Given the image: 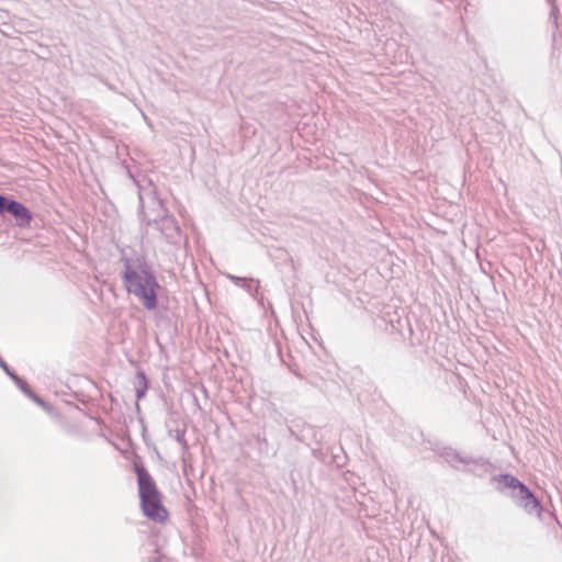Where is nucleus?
<instances>
[{"label":"nucleus","mask_w":562,"mask_h":562,"mask_svg":"<svg viewBox=\"0 0 562 562\" xmlns=\"http://www.w3.org/2000/svg\"><path fill=\"white\" fill-rule=\"evenodd\" d=\"M34 401H35L38 405H41L43 408H45V409H48V408H49V406H48V405H47L43 400H41L40 397L34 396Z\"/></svg>","instance_id":"nucleus-6"},{"label":"nucleus","mask_w":562,"mask_h":562,"mask_svg":"<svg viewBox=\"0 0 562 562\" xmlns=\"http://www.w3.org/2000/svg\"><path fill=\"white\" fill-rule=\"evenodd\" d=\"M4 210L9 211L15 218L20 220L21 225H30L32 221L31 212L16 201L5 202Z\"/></svg>","instance_id":"nucleus-4"},{"label":"nucleus","mask_w":562,"mask_h":562,"mask_svg":"<svg viewBox=\"0 0 562 562\" xmlns=\"http://www.w3.org/2000/svg\"><path fill=\"white\" fill-rule=\"evenodd\" d=\"M519 501L520 505L528 512V513H540L541 512V505L539 501L536 498V496L532 494V492L524 484L521 485V488L519 490Z\"/></svg>","instance_id":"nucleus-3"},{"label":"nucleus","mask_w":562,"mask_h":562,"mask_svg":"<svg viewBox=\"0 0 562 562\" xmlns=\"http://www.w3.org/2000/svg\"><path fill=\"white\" fill-rule=\"evenodd\" d=\"M140 507L144 515L157 522H166L169 517L162 504V497L153 477L142 467H136Z\"/></svg>","instance_id":"nucleus-1"},{"label":"nucleus","mask_w":562,"mask_h":562,"mask_svg":"<svg viewBox=\"0 0 562 562\" xmlns=\"http://www.w3.org/2000/svg\"><path fill=\"white\" fill-rule=\"evenodd\" d=\"M496 481L505 487L518 491L521 488V485H524V483H521L518 479L508 474L499 475Z\"/></svg>","instance_id":"nucleus-5"},{"label":"nucleus","mask_w":562,"mask_h":562,"mask_svg":"<svg viewBox=\"0 0 562 562\" xmlns=\"http://www.w3.org/2000/svg\"><path fill=\"white\" fill-rule=\"evenodd\" d=\"M123 281L125 290L137 296L147 310L156 308L159 284L151 272L128 267L123 274Z\"/></svg>","instance_id":"nucleus-2"},{"label":"nucleus","mask_w":562,"mask_h":562,"mask_svg":"<svg viewBox=\"0 0 562 562\" xmlns=\"http://www.w3.org/2000/svg\"><path fill=\"white\" fill-rule=\"evenodd\" d=\"M4 206H5V199L0 195V213H2L4 211Z\"/></svg>","instance_id":"nucleus-7"}]
</instances>
